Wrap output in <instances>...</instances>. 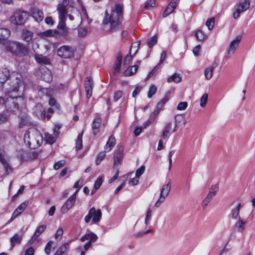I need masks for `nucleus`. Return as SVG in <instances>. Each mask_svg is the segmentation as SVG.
Wrapping results in <instances>:
<instances>
[{
  "mask_svg": "<svg viewBox=\"0 0 255 255\" xmlns=\"http://www.w3.org/2000/svg\"><path fill=\"white\" fill-rule=\"evenodd\" d=\"M36 76L41 77L43 80L46 82H50L52 80L51 72L44 66H41L36 72Z\"/></svg>",
  "mask_w": 255,
  "mask_h": 255,
  "instance_id": "nucleus-8",
  "label": "nucleus"
},
{
  "mask_svg": "<svg viewBox=\"0 0 255 255\" xmlns=\"http://www.w3.org/2000/svg\"><path fill=\"white\" fill-rule=\"evenodd\" d=\"M28 54V49L23 44L19 43V46L17 47V52L16 55L19 56H25Z\"/></svg>",
  "mask_w": 255,
  "mask_h": 255,
  "instance_id": "nucleus-29",
  "label": "nucleus"
},
{
  "mask_svg": "<svg viewBox=\"0 0 255 255\" xmlns=\"http://www.w3.org/2000/svg\"><path fill=\"white\" fill-rule=\"evenodd\" d=\"M19 42L8 41L4 47H5L6 50L16 55V52H17V47L19 46Z\"/></svg>",
  "mask_w": 255,
  "mask_h": 255,
  "instance_id": "nucleus-18",
  "label": "nucleus"
},
{
  "mask_svg": "<svg viewBox=\"0 0 255 255\" xmlns=\"http://www.w3.org/2000/svg\"><path fill=\"white\" fill-rule=\"evenodd\" d=\"M63 229L61 228L58 229L55 234V238L57 239H58L59 238H60V239H61L62 237V236L63 235Z\"/></svg>",
  "mask_w": 255,
  "mask_h": 255,
  "instance_id": "nucleus-63",
  "label": "nucleus"
},
{
  "mask_svg": "<svg viewBox=\"0 0 255 255\" xmlns=\"http://www.w3.org/2000/svg\"><path fill=\"white\" fill-rule=\"evenodd\" d=\"M43 140L40 132L35 128H29L24 134V143L30 148L38 147L42 144Z\"/></svg>",
  "mask_w": 255,
  "mask_h": 255,
  "instance_id": "nucleus-4",
  "label": "nucleus"
},
{
  "mask_svg": "<svg viewBox=\"0 0 255 255\" xmlns=\"http://www.w3.org/2000/svg\"><path fill=\"white\" fill-rule=\"evenodd\" d=\"M186 122L184 117L181 115H178L175 117V124L173 128L172 132H175L177 130L178 126L180 125H185Z\"/></svg>",
  "mask_w": 255,
  "mask_h": 255,
  "instance_id": "nucleus-22",
  "label": "nucleus"
},
{
  "mask_svg": "<svg viewBox=\"0 0 255 255\" xmlns=\"http://www.w3.org/2000/svg\"><path fill=\"white\" fill-rule=\"evenodd\" d=\"M18 91V89L17 87L13 88L12 91L9 92V98L5 101L2 97H0V108L3 107L5 103L7 110L15 112L18 110L20 107L22 106L24 104L23 98L19 96H14L12 94V92L17 93Z\"/></svg>",
  "mask_w": 255,
  "mask_h": 255,
  "instance_id": "nucleus-3",
  "label": "nucleus"
},
{
  "mask_svg": "<svg viewBox=\"0 0 255 255\" xmlns=\"http://www.w3.org/2000/svg\"><path fill=\"white\" fill-rule=\"evenodd\" d=\"M65 162L64 161H59L54 165V168L55 170H58L61 167L65 165Z\"/></svg>",
  "mask_w": 255,
  "mask_h": 255,
  "instance_id": "nucleus-61",
  "label": "nucleus"
},
{
  "mask_svg": "<svg viewBox=\"0 0 255 255\" xmlns=\"http://www.w3.org/2000/svg\"><path fill=\"white\" fill-rule=\"evenodd\" d=\"M93 86V82L92 79L91 77H87L85 80V88L88 98H89L92 96Z\"/></svg>",
  "mask_w": 255,
  "mask_h": 255,
  "instance_id": "nucleus-17",
  "label": "nucleus"
},
{
  "mask_svg": "<svg viewBox=\"0 0 255 255\" xmlns=\"http://www.w3.org/2000/svg\"><path fill=\"white\" fill-rule=\"evenodd\" d=\"M103 180V177L99 176L96 180L94 184V188L95 190H97L100 188L102 184Z\"/></svg>",
  "mask_w": 255,
  "mask_h": 255,
  "instance_id": "nucleus-51",
  "label": "nucleus"
},
{
  "mask_svg": "<svg viewBox=\"0 0 255 255\" xmlns=\"http://www.w3.org/2000/svg\"><path fill=\"white\" fill-rule=\"evenodd\" d=\"M115 144L116 139L113 135H111L109 137V140L107 142L105 146V151L107 152L111 151Z\"/></svg>",
  "mask_w": 255,
  "mask_h": 255,
  "instance_id": "nucleus-25",
  "label": "nucleus"
},
{
  "mask_svg": "<svg viewBox=\"0 0 255 255\" xmlns=\"http://www.w3.org/2000/svg\"><path fill=\"white\" fill-rule=\"evenodd\" d=\"M11 32L9 30L1 28H0V45L4 46L8 41L7 38L10 35Z\"/></svg>",
  "mask_w": 255,
  "mask_h": 255,
  "instance_id": "nucleus-12",
  "label": "nucleus"
},
{
  "mask_svg": "<svg viewBox=\"0 0 255 255\" xmlns=\"http://www.w3.org/2000/svg\"><path fill=\"white\" fill-rule=\"evenodd\" d=\"M52 244V242L51 241H49L47 244V245L45 248V252L47 255H49L51 253Z\"/></svg>",
  "mask_w": 255,
  "mask_h": 255,
  "instance_id": "nucleus-59",
  "label": "nucleus"
},
{
  "mask_svg": "<svg viewBox=\"0 0 255 255\" xmlns=\"http://www.w3.org/2000/svg\"><path fill=\"white\" fill-rule=\"evenodd\" d=\"M34 58L36 61L39 64H49L50 63V59L42 54L35 53L34 54Z\"/></svg>",
  "mask_w": 255,
  "mask_h": 255,
  "instance_id": "nucleus-21",
  "label": "nucleus"
},
{
  "mask_svg": "<svg viewBox=\"0 0 255 255\" xmlns=\"http://www.w3.org/2000/svg\"><path fill=\"white\" fill-rule=\"evenodd\" d=\"M46 228V226L45 225H42L39 226L35 231L32 238V240H35L40 235V234L45 231Z\"/></svg>",
  "mask_w": 255,
  "mask_h": 255,
  "instance_id": "nucleus-33",
  "label": "nucleus"
},
{
  "mask_svg": "<svg viewBox=\"0 0 255 255\" xmlns=\"http://www.w3.org/2000/svg\"><path fill=\"white\" fill-rule=\"evenodd\" d=\"M101 119L99 115H98L96 119L94 120L92 128L93 130V133L94 135H96L99 132V129L101 127Z\"/></svg>",
  "mask_w": 255,
  "mask_h": 255,
  "instance_id": "nucleus-19",
  "label": "nucleus"
},
{
  "mask_svg": "<svg viewBox=\"0 0 255 255\" xmlns=\"http://www.w3.org/2000/svg\"><path fill=\"white\" fill-rule=\"evenodd\" d=\"M216 66L211 65L205 68L204 70V76L206 80L211 79L213 76V72Z\"/></svg>",
  "mask_w": 255,
  "mask_h": 255,
  "instance_id": "nucleus-27",
  "label": "nucleus"
},
{
  "mask_svg": "<svg viewBox=\"0 0 255 255\" xmlns=\"http://www.w3.org/2000/svg\"><path fill=\"white\" fill-rule=\"evenodd\" d=\"M157 42V37L155 35L149 38L147 41V45L149 47H152Z\"/></svg>",
  "mask_w": 255,
  "mask_h": 255,
  "instance_id": "nucleus-44",
  "label": "nucleus"
},
{
  "mask_svg": "<svg viewBox=\"0 0 255 255\" xmlns=\"http://www.w3.org/2000/svg\"><path fill=\"white\" fill-rule=\"evenodd\" d=\"M28 54V49L23 44L19 43V46L17 47V52L16 55L19 56H25Z\"/></svg>",
  "mask_w": 255,
  "mask_h": 255,
  "instance_id": "nucleus-30",
  "label": "nucleus"
},
{
  "mask_svg": "<svg viewBox=\"0 0 255 255\" xmlns=\"http://www.w3.org/2000/svg\"><path fill=\"white\" fill-rule=\"evenodd\" d=\"M160 111V110L155 108L153 112L150 114L149 117V122H153L155 121L156 116L158 115Z\"/></svg>",
  "mask_w": 255,
  "mask_h": 255,
  "instance_id": "nucleus-48",
  "label": "nucleus"
},
{
  "mask_svg": "<svg viewBox=\"0 0 255 255\" xmlns=\"http://www.w3.org/2000/svg\"><path fill=\"white\" fill-rule=\"evenodd\" d=\"M69 3V0H63L61 3L57 5V10L58 12L59 22L57 26L58 30L54 31L56 37L67 38L69 35L68 28L65 23L66 14V7Z\"/></svg>",
  "mask_w": 255,
  "mask_h": 255,
  "instance_id": "nucleus-2",
  "label": "nucleus"
},
{
  "mask_svg": "<svg viewBox=\"0 0 255 255\" xmlns=\"http://www.w3.org/2000/svg\"><path fill=\"white\" fill-rule=\"evenodd\" d=\"M77 192L78 190H76V192L67 200L66 202L61 207V210L62 213H66L74 206L76 201V196Z\"/></svg>",
  "mask_w": 255,
  "mask_h": 255,
  "instance_id": "nucleus-10",
  "label": "nucleus"
},
{
  "mask_svg": "<svg viewBox=\"0 0 255 255\" xmlns=\"http://www.w3.org/2000/svg\"><path fill=\"white\" fill-rule=\"evenodd\" d=\"M155 4V0H148L145 3L144 8L148 9L150 7L154 6Z\"/></svg>",
  "mask_w": 255,
  "mask_h": 255,
  "instance_id": "nucleus-54",
  "label": "nucleus"
},
{
  "mask_svg": "<svg viewBox=\"0 0 255 255\" xmlns=\"http://www.w3.org/2000/svg\"><path fill=\"white\" fill-rule=\"evenodd\" d=\"M195 36L199 41H203L206 38L205 35L200 30H198L195 31Z\"/></svg>",
  "mask_w": 255,
  "mask_h": 255,
  "instance_id": "nucleus-43",
  "label": "nucleus"
},
{
  "mask_svg": "<svg viewBox=\"0 0 255 255\" xmlns=\"http://www.w3.org/2000/svg\"><path fill=\"white\" fill-rule=\"evenodd\" d=\"M19 128H21L25 126H29L30 125L29 117L24 112H21L19 115Z\"/></svg>",
  "mask_w": 255,
  "mask_h": 255,
  "instance_id": "nucleus-15",
  "label": "nucleus"
},
{
  "mask_svg": "<svg viewBox=\"0 0 255 255\" xmlns=\"http://www.w3.org/2000/svg\"><path fill=\"white\" fill-rule=\"evenodd\" d=\"M106 156V153L105 152H101L98 155L96 160V165H99L102 160L104 159Z\"/></svg>",
  "mask_w": 255,
  "mask_h": 255,
  "instance_id": "nucleus-47",
  "label": "nucleus"
},
{
  "mask_svg": "<svg viewBox=\"0 0 255 255\" xmlns=\"http://www.w3.org/2000/svg\"><path fill=\"white\" fill-rule=\"evenodd\" d=\"M145 166H141L136 170L135 175L136 177L140 176L144 172Z\"/></svg>",
  "mask_w": 255,
  "mask_h": 255,
  "instance_id": "nucleus-56",
  "label": "nucleus"
},
{
  "mask_svg": "<svg viewBox=\"0 0 255 255\" xmlns=\"http://www.w3.org/2000/svg\"><path fill=\"white\" fill-rule=\"evenodd\" d=\"M31 16L34 20L39 22L44 18V13L42 10L37 8H33L31 10Z\"/></svg>",
  "mask_w": 255,
  "mask_h": 255,
  "instance_id": "nucleus-16",
  "label": "nucleus"
},
{
  "mask_svg": "<svg viewBox=\"0 0 255 255\" xmlns=\"http://www.w3.org/2000/svg\"><path fill=\"white\" fill-rule=\"evenodd\" d=\"M34 249L32 247H29L25 251L24 255H34Z\"/></svg>",
  "mask_w": 255,
  "mask_h": 255,
  "instance_id": "nucleus-64",
  "label": "nucleus"
},
{
  "mask_svg": "<svg viewBox=\"0 0 255 255\" xmlns=\"http://www.w3.org/2000/svg\"><path fill=\"white\" fill-rule=\"evenodd\" d=\"M181 81V77L179 74L178 73H174L173 75L170 76L167 79V81L168 83L171 82H175L176 83H178L180 82Z\"/></svg>",
  "mask_w": 255,
  "mask_h": 255,
  "instance_id": "nucleus-32",
  "label": "nucleus"
},
{
  "mask_svg": "<svg viewBox=\"0 0 255 255\" xmlns=\"http://www.w3.org/2000/svg\"><path fill=\"white\" fill-rule=\"evenodd\" d=\"M102 214L101 210L98 209L96 210L94 207H92L90 209L88 214L85 216L84 220L86 223H88L92 218L93 222L94 223H97L100 221Z\"/></svg>",
  "mask_w": 255,
  "mask_h": 255,
  "instance_id": "nucleus-6",
  "label": "nucleus"
},
{
  "mask_svg": "<svg viewBox=\"0 0 255 255\" xmlns=\"http://www.w3.org/2000/svg\"><path fill=\"white\" fill-rule=\"evenodd\" d=\"M250 4L249 1L246 0L239 3L238 7L233 14V17L235 19L238 18L240 16L241 12L246 10L249 7Z\"/></svg>",
  "mask_w": 255,
  "mask_h": 255,
  "instance_id": "nucleus-11",
  "label": "nucleus"
},
{
  "mask_svg": "<svg viewBox=\"0 0 255 255\" xmlns=\"http://www.w3.org/2000/svg\"><path fill=\"white\" fill-rule=\"evenodd\" d=\"M151 216V210L149 208L146 212L145 219H144V223L146 226H147L150 223V220Z\"/></svg>",
  "mask_w": 255,
  "mask_h": 255,
  "instance_id": "nucleus-46",
  "label": "nucleus"
},
{
  "mask_svg": "<svg viewBox=\"0 0 255 255\" xmlns=\"http://www.w3.org/2000/svg\"><path fill=\"white\" fill-rule=\"evenodd\" d=\"M134 56L131 53V50H129V53L126 56L124 60V65H128Z\"/></svg>",
  "mask_w": 255,
  "mask_h": 255,
  "instance_id": "nucleus-45",
  "label": "nucleus"
},
{
  "mask_svg": "<svg viewBox=\"0 0 255 255\" xmlns=\"http://www.w3.org/2000/svg\"><path fill=\"white\" fill-rule=\"evenodd\" d=\"M123 95V92L122 91H117L115 93L114 96V101H117L119 100Z\"/></svg>",
  "mask_w": 255,
  "mask_h": 255,
  "instance_id": "nucleus-60",
  "label": "nucleus"
},
{
  "mask_svg": "<svg viewBox=\"0 0 255 255\" xmlns=\"http://www.w3.org/2000/svg\"><path fill=\"white\" fill-rule=\"evenodd\" d=\"M83 131L80 133H79L77 137V139L76 142V150H79L81 149L82 147V135H83Z\"/></svg>",
  "mask_w": 255,
  "mask_h": 255,
  "instance_id": "nucleus-39",
  "label": "nucleus"
},
{
  "mask_svg": "<svg viewBox=\"0 0 255 255\" xmlns=\"http://www.w3.org/2000/svg\"><path fill=\"white\" fill-rule=\"evenodd\" d=\"M123 6L120 4H116L110 13L106 11L105 16L103 20L105 28L109 31L118 30L120 26V20L122 17Z\"/></svg>",
  "mask_w": 255,
  "mask_h": 255,
  "instance_id": "nucleus-1",
  "label": "nucleus"
},
{
  "mask_svg": "<svg viewBox=\"0 0 255 255\" xmlns=\"http://www.w3.org/2000/svg\"><path fill=\"white\" fill-rule=\"evenodd\" d=\"M156 91H157L156 87L154 85H151L150 87L148 92V94H147L148 97L149 98H151L152 96L156 93Z\"/></svg>",
  "mask_w": 255,
  "mask_h": 255,
  "instance_id": "nucleus-49",
  "label": "nucleus"
},
{
  "mask_svg": "<svg viewBox=\"0 0 255 255\" xmlns=\"http://www.w3.org/2000/svg\"><path fill=\"white\" fill-rule=\"evenodd\" d=\"M207 100L208 95L207 94H203L200 99V106L202 107H205L207 104Z\"/></svg>",
  "mask_w": 255,
  "mask_h": 255,
  "instance_id": "nucleus-52",
  "label": "nucleus"
},
{
  "mask_svg": "<svg viewBox=\"0 0 255 255\" xmlns=\"http://www.w3.org/2000/svg\"><path fill=\"white\" fill-rule=\"evenodd\" d=\"M140 45V41H137L132 43L130 46V50H131V53H132V50H133V56H134L137 52L139 47Z\"/></svg>",
  "mask_w": 255,
  "mask_h": 255,
  "instance_id": "nucleus-41",
  "label": "nucleus"
},
{
  "mask_svg": "<svg viewBox=\"0 0 255 255\" xmlns=\"http://www.w3.org/2000/svg\"><path fill=\"white\" fill-rule=\"evenodd\" d=\"M188 106V103L186 102H181L179 103L177 106V109L182 111L185 110Z\"/></svg>",
  "mask_w": 255,
  "mask_h": 255,
  "instance_id": "nucleus-55",
  "label": "nucleus"
},
{
  "mask_svg": "<svg viewBox=\"0 0 255 255\" xmlns=\"http://www.w3.org/2000/svg\"><path fill=\"white\" fill-rule=\"evenodd\" d=\"M34 112L36 116L42 119H44L46 117V112L43 110L42 106L40 104L35 106Z\"/></svg>",
  "mask_w": 255,
  "mask_h": 255,
  "instance_id": "nucleus-23",
  "label": "nucleus"
},
{
  "mask_svg": "<svg viewBox=\"0 0 255 255\" xmlns=\"http://www.w3.org/2000/svg\"><path fill=\"white\" fill-rule=\"evenodd\" d=\"M138 68V66L135 64L133 66L128 67L124 72V75L126 76H129L134 74Z\"/></svg>",
  "mask_w": 255,
  "mask_h": 255,
  "instance_id": "nucleus-28",
  "label": "nucleus"
},
{
  "mask_svg": "<svg viewBox=\"0 0 255 255\" xmlns=\"http://www.w3.org/2000/svg\"><path fill=\"white\" fill-rule=\"evenodd\" d=\"M87 33V30L86 28L80 27L78 29V35L80 37L85 36Z\"/></svg>",
  "mask_w": 255,
  "mask_h": 255,
  "instance_id": "nucleus-57",
  "label": "nucleus"
},
{
  "mask_svg": "<svg viewBox=\"0 0 255 255\" xmlns=\"http://www.w3.org/2000/svg\"><path fill=\"white\" fill-rule=\"evenodd\" d=\"M27 206V203L26 202H23L16 209L13 213L10 220H12L14 218L18 217L20 215L23 211L25 209Z\"/></svg>",
  "mask_w": 255,
  "mask_h": 255,
  "instance_id": "nucleus-20",
  "label": "nucleus"
},
{
  "mask_svg": "<svg viewBox=\"0 0 255 255\" xmlns=\"http://www.w3.org/2000/svg\"><path fill=\"white\" fill-rule=\"evenodd\" d=\"M172 123L171 121L167 122L164 126L162 133V137L163 139H166L168 137V134L172 131Z\"/></svg>",
  "mask_w": 255,
  "mask_h": 255,
  "instance_id": "nucleus-24",
  "label": "nucleus"
},
{
  "mask_svg": "<svg viewBox=\"0 0 255 255\" xmlns=\"http://www.w3.org/2000/svg\"><path fill=\"white\" fill-rule=\"evenodd\" d=\"M214 24L215 20L214 18H211L208 19L206 22V25L210 30L213 29L214 26Z\"/></svg>",
  "mask_w": 255,
  "mask_h": 255,
  "instance_id": "nucleus-53",
  "label": "nucleus"
},
{
  "mask_svg": "<svg viewBox=\"0 0 255 255\" xmlns=\"http://www.w3.org/2000/svg\"><path fill=\"white\" fill-rule=\"evenodd\" d=\"M57 54L63 58H70L74 56V49L70 46L63 45L58 48Z\"/></svg>",
  "mask_w": 255,
  "mask_h": 255,
  "instance_id": "nucleus-7",
  "label": "nucleus"
},
{
  "mask_svg": "<svg viewBox=\"0 0 255 255\" xmlns=\"http://www.w3.org/2000/svg\"><path fill=\"white\" fill-rule=\"evenodd\" d=\"M247 223L246 221L244 220L241 217L238 219V222L236 224V226L238 228L239 232H242L245 229V225Z\"/></svg>",
  "mask_w": 255,
  "mask_h": 255,
  "instance_id": "nucleus-34",
  "label": "nucleus"
},
{
  "mask_svg": "<svg viewBox=\"0 0 255 255\" xmlns=\"http://www.w3.org/2000/svg\"><path fill=\"white\" fill-rule=\"evenodd\" d=\"M121 67V63L116 62L115 66L114 67V73L117 74L119 73Z\"/></svg>",
  "mask_w": 255,
  "mask_h": 255,
  "instance_id": "nucleus-62",
  "label": "nucleus"
},
{
  "mask_svg": "<svg viewBox=\"0 0 255 255\" xmlns=\"http://www.w3.org/2000/svg\"><path fill=\"white\" fill-rule=\"evenodd\" d=\"M33 36V33L26 29L22 30L21 37L23 40L26 42L31 41Z\"/></svg>",
  "mask_w": 255,
  "mask_h": 255,
  "instance_id": "nucleus-26",
  "label": "nucleus"
},
{
  "mask_svg": "<svg viewBox=\"0 0 255 255\" xmlns=\"http://www.w3.org/2000/svg\"><path fill=\"white\" fill-rule=\"evenodd\" d=\"M241 40V36H237L230 43L228 49V53L229 55L233 54L237 47L239 46V44Z\"/></svg>",
  "mask_w": 255,
  "mask_h": 255,
  "instance_id": "nucleus-14",
  "label": "nucleus"
},
{
  "mask_svg": "<svg viewBox=\"0 0 255 255\" xmlns=\"http://www.w3.org/2000/svg\"><path fill=\"white\" fill-rule=\"evenodd\" d=\"M54 32L52 30H49L39 33V35L42 37L45 38L50 37L54 35Z\"/></svg>",
  "mask_w": 255,
  "mask_h": 255,
  "instance_id": "nucleus-50",
  "label": "nucleus"
},
{
  "mask_svg": "<svg viewBox=\"0 0 255 255\" xmlns=\"http://www.w3.org/2000/svg\"><path fill=\"white\" fill-rule=\"evenodd\" d=\"M28 16L29 14L27 11L18 9L15 11L9 17V21L15 25H22L25 23Z\"/></svg>",
  "mask_w": 255,
  "mask_h": 255,
  "instance_id": "nucleus-5",
  "label": "nucleus"
},
{
  "mask_svg": "<svg viewBox=\"0 0 255 255\" xmlns=\"http://www.w3.org/2000/svg\"><path fill=\"white\" fill-rule=\"evenodd\" d=\"M98 239L97 236L93 233L87 234L81 239V240L83 242H85L87 240H90L91 242H95Z\"/></svg>",
  "mask_w": 255,
  "mask_h": 255,
  "instance_id": "nucleus-31",
  "label": "nucleus"
},
{
  "mask_svg": "<svg viewBox=\"0 0 255 255\" xmlns=\"http://www.w3.org/2000/svg\"><path fill=\"white\" fill-rule=\"evenodd\" d=\"M241 204L239 203L237 207L235 208H234L232 210V218L233 219H236L239 215L240 209H241Z\"/></svg>",
  "mask_w": 255,
  "mask_h": 255,
  "instance_id": "nucleus-40",
  "label": "nucleus"
},
{
  "mask_svg": "<svg viewBox=\"0 0 255 255\" xmlns=\"http://www.w3.org/2000/svg\"><path fill=\"white\" fill-rule=\"evenodd\" d=\"M171 189V186L169 183L164 185L161 190L160 196L158 200L155 203L154 206L155 207H159L162 203H163L166 197L168 195Z\"/></svg>",
  "mask_w": 255,
  "mask_h": 255,
  "instance_id": "nucleus-9",
  "label": "nucleus"
},
{
  "mask_svg": "<svg viewBox=\"0 0 255 255\" xmlns=\"http://www.w3.org/2000/svg\"><path fill=\"white\" fill-rule=\"evenodd\" d=\"M83 180L82 179H80L78 180L74 185L73 187L74 188H77L78 191L81 188L83 185Z\"/></svg>",
  "mask_w": 255,
  "mask_h": 255,
  "instance_id": "nucleus-58",
  "label": "nucleus"
},
{
  "mask_svg": "<svg viewBox=\"0 0 255 255\" xmlns=\"http://www.w3.org/2000/svg\"><path fill=\"white\" fill-rule=\"evenodd\" d=\"M69 245L68 243H65L61 247L59 248L57 252L54 255H63L67 249L69 248Z\"/></svg>",
  "mask_w": 255,
  "mask_h": 255,
  "instance_id": "nucleus-37",
  "label": "nucleus"
},
{
  "mask_svg": "<svg viewBox=\"0 0 255 255\" xmlns=\"http://www.w3.org/2000/svg\"><path fill=\"white\" fill-rule=\"evenodd\" d=\"M22 239V236L16 234L10 239V243L11 244V247L10 249H12L16 244H19Z\"/></svg>",
  "mask_w": 255,
  "mask_h": 255,
  "instance_id": "nucleus-35",
  "label": "nucleus"
},
{
  "mask_svg": "<svg viewBox=\"0 0 255 255\" xmlns=\"http://www.w3.org/2000/svg\"><path fill=\"white\" fill-rule=\"evenodd\" d=\"M124 154V147L123 146L119 147L118 149L116 151L114 156V166L116 167L121 164L122 162Z\"/></svg>",
  "mask_w": 255,
  "mask_h": 255,
  "instance_id": "nucleus-13",
  "label": "nucleus"
},
{
  "mask_svg": "<svg viewBox=\"0 0 255 255\" xmlns=\"http://www.w3.org/2000/svg\"><path fill=\"white\" fill-rule=\"evenodd\" d=\"M176 8L175 5H172L169 3V4L167 6L165 10L164 11L162 16L163 17H166L169 14H170Z\"/></svg>",
  "mask_w": 255,
  "mask_h": 255,
  "instance_id": "nucleus-38",
  "label": "nucleus"
},
{
  "mask_svg": "<svg viewBox=\"0 0 255 255\" xmlns=\"http://www.w3.org/2000/svg\"><path fill=\"white\" fill-rule=\"evenodd\" d=\"M45 140L47 143L51 144L55 141L56 136L48 133H46L45 134Z\"/></svg>",
  "mask_w": 255,
  "mask_h": 255,
  "instance_id": "nucleus-42",
  "label": "nucleus"
},
{
  "mask_svg": "<svg viewBox=\"0 0 255 255\" xmlns=\"http://www.w3.org/2000/svg\"><path fill=\"white\" fill-rule=\"evenodd\" d=\"M218 189L219 188L216 185L212 186L206 197L212 200L213 197L216 195V193L218 191Z\"/></svg>",
  "mask_w": 255,
  "mask_h": 255,
  "instance_id": "nucleus-36",
  "label": "nucleus"
}]
</instances>
